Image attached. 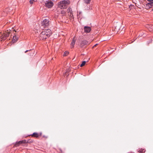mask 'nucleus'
I'll return each mask as SVG.
<instances>
[{"label": "nucleus", "instance_id": "nucleus-1", "mask_svg": "<svg viewBox=\"0 0 153 153\" xmlns=\"http://www.w3.org/2000/svg\"><path fill=\"white\" fill-rule=\"evenodd\" d=\"M52 33L50 29L46 30L42 32L40 34V40H44L49 37L51 35Z\"/></svg>", "mask_w": 153, "mask_h": 153}, {"label": "nucleus", "instance_id": "nucleus-2", "mask_svg": "<svg viewBox=\"0 0 153 153\" xmlns=\"http://www.w3.org/2000/svg\"><path fill=\"white\" fill-rule=\"evenodd\" d=\"M70 2L68 0L62 1L59 2L58 4V7L61 9L67 8Z\"/></svg>", "mask_w": 153, "mask_h": 153}, {"label": "nucleus", "instance_id": "nucleus-3", "mask_svg": "<svg viewBox=\"0 0 153 153\" xmlns=\"http://www.w3.org/2000/svg\"><path fill=\"white\" fill-rule=\"evenodd\" d=\"M50 22L49 19H44L42 21L40 26V28L43 29L48 27L50 25Z\"/></svg>", "mask_w": 153, "mask_h": 153}, {"label": "nucleus", "instance_id": "nucleus-4", "mask_svg": "<svg viewBox=\"0 0 153 153\" xmlns=\"http://www.w3.org/2000/svg\"><path fill=\"white\" fill-rule=\"evenodd\" d=\"M9 34L10 32L8 31V30L6 31L5 33H3L0 36V38L2 39L1 41L5 40L7 37H8Z\"/></svg>", "mask_w": 153, "mask_h": 153}, {"label": "nucleus", "instance_id": "nucleus-5", "mask_svg": "<svg viewBox=\"0 0 153 153\" xmlns=\"http://www.w3.org/2000/svg\"><path fill=\"white\" fill-rule=\"evenodd\" d=\"M53 5V2L50 1H47L45 3V6L48 8H50L52 7Z\"/></svg>", "mask_w": 153, "mask_h": 153}, {"label": "nucleus", "instance_id": "nucleus-6", "mask_svg": "<svg viewBox=\"0 0 153 153\" xmlns=\"http://www.w3.org/2000/svg\"><path fill=\"white\" fill-rule=\"evenodd\" d=\"M153 6V2H151L148 3L146 4V7L147 9L151 8Z\"/></svg>", "mask_w": 153, "mask_h": 153}, {"label": "nucleus", "instance_id": "nucleus-7", "mask_svg": "<svg viewBox=\"0 0 153 153\" xmlns=\"http://www.w3.org/2000/svg\"><path fill=\"white\" fill-rule=\"evenodd\" d=\"M84 29L85 32L87 33L90 32L91 30V28L90 27H88V26L84 27Z\"/></svg>", "mask_w": 153, "mask_h": 153}, {"label": "nucleus", "instance_id": "nucleus-8", "mask_svg": "<svg viewBox=\"0 0 153 153\" xmlns=\"http://www.w3.org/2000/svg\"><path fill=\"white\" fill-rule=\"evenodd\" d=\"M42 135V133H40L39 134L34 132L33 133V134L32 135V136L33 137H38L39 136H41Z\"/></svg>", "mask_w": 153, "mask_h": 153}, {"label": "nucleus", "instance_id": "nucleus-9", "mask_svg": "<svg viewBox=\"0 0 153 153\" xmlns=\"http://www.w3.org/2000/svg\"><path fill=\"white\" fill-rule=\"evenodd\" d=\"M88 42L86 40H84L80 44V46L81 47H83L84 45H87L88 44Z\"/></svg>", "mask_w": 153, "mask_h": 153}, {"label": "nucleus", "instance_id": "nucleus-10", "mask_svg": "<svg viewBox=\"0 0 153 153\" xmlns=\"http://www.w3.org/2000/svg\"><path fill=\"white\" fill-rule=\"evenodd\" d=\"M76 40V39H75V37H74L71 43V46H72V48H73L74 47V46Z\"/></svg>", "mask_w": 153, "mask_h": 153}, {"label": "nucleus", "instance_id": "nucleus-11", "mask_svg": "<svg viewBox=\"0 0 153 153\" xmlns=\"http://www.w3.org/2000/svg\"><path fill=\"white\" fill-rule=\"evenodd\" d=\"M14 36H13V42H16L18 39V38L16 36V35L15 33L14 34Z\"/></svg>", "mask_w": 153, "mask_h": 153}, {"label": "nucleus", "instance_id": "nucleus-12", "mask_svg": "<svg viewBox=\"0 0 153 153\" xmlns=\"http://www.w3.org/2000/svg\"><path fill=\"white\" fill-rule=\"evenodd\" d=\"M147 27L150 31H152L153 30V25H149Z\"/></svg>", "mask_w": 153, "mask_h": 153}, {"label": "nucleus", "instance_id": "nucleus-13", "mask_svg": "<svg viewBox=\"0 0 153 153\" xmlns=\"http://www.w3.org/2000/svg\"><path fill=\"white\" fill-rule=\"evenodd\" d=\"M119 27L118 26H116L115 27V28L114 29V30L115 32L116 33H117L118 32L119 30Z\"/></svg>", "mask_w": 153, "mask_h": 153}, {"label": "nucleus", "instance_id": "nucleus-14", "mask_svg": "<svg viewBox=\"0 0 153 153\" xmlns=\"http://www.w3.org/2000/svg\"><path fill=\"white\" fill-rule=\"evenodd\" d=\"M146 151V150L144 149H140L138 151L139 153H144Z\"/></svg>", "mask_w": 153, "mask_h": 153}, {"label": "nucleus", "instance_id": "nucleus-15", "mask_svg": "<svg viewBox=\"0 0 153 153\" xmlns=\"http://www.w3.org/2000/svg\"><path fill=\"white\" fill-rule=\"evenodd\" d=\"M20 141L16 142L14 145V146L15 147H17L19 146V145L21 144V143H20Z\"/></svg>", "mask_w": 153, "mask_h": 153}, {"label": "nucleus", "instance_id": "nucleus-16", "mask_svg": "<svg viewBox=\"0 0 153 153\" xmlns=\"http://www.w3.org/2000/svg\"><path fill=\"white\" fill-rule=\"evenodd\" d=\"M85 3L86 4H89L91 0H83Z\"/></svg>", "mask_w": 153, "mask_h": 153}, {"label": "nucleus", "instance_id": "nucleus-17", "mask_svg": "<svg viewBox=\"0 0 153 153\" xmlns=\"http://www.w3.org/2000/svg\"><path fill=\"white\" fill-rule=\"evenodd\" d=\"M85 63H86V62L85 61H83L82 62V64L80 65V66L81 67L83 66H84L85 65Z\"/></svg>", "mask_w": 153, "mask_h": 153}, {"label": "nucleus", "instance_id": "nucleus-18", "mask_svg": "<svg viewBox=\"0 0 153 153\" xmlns=\"http://www.w3.org/2000/svg\"><path fill=\"white\" fill-rule=\"evenodd\" d=\"M69 54V52L68 51H65L63 55L64 56H67Z\"/></svg>", "mask_w": 153, "mask_h": 153}, {"label": "nucleus", "instance_id": "nucleus-19", "mask_svg": "<svg viewBox=\"0 0 153 153\" xmlns=\"http://www.w3.org/2000/svg\"><path fill=\"white\" fill-rule=\"evenodd\" d=\"M20 143H21V144L23 143H26V140H22L21 141H20Z\"/></svg>", "mask_w": 153, "mask_h": 153}, {"label": "nucleus", "instance_id": "nucleus-20", "mask_svg": "<svg viewBox=\"0 0 153 153\" xmlns=\"http://www.w3.org/2000/svg\"><path fill=\"white\" fill-rule=\"evenodd\" d=\"M68 13L70 12H72L71 9V8H68Z\"/></svg>", "mask_w": 153, "mask_h": 153}, {"label": "nucleus", "instance_id": "nucleus-21", "mask_svg": "<svg viewBox=\"0 0 153 153\" xmlns=\"http://www.w3.org/2000/svg\"><path fill=\"white\" fill-rule=\"evenodd\" d=\"M35 0H30V4H32L34 1H35Z\"/></svg>", "mask_w": 153, "mask_h": 153}, {"label": "nucleus", "instance_id": "nucleus-22", "mask_svg": "<svg viewBox=\"0 0 153 153\" xmlns=\"http://www.w3.org/2000/svg\"><path fill=\"white\" fill-rule=\"evenodd\" d=\"M68 15H69L71 17H72L73 16V15L72 13V12H70L69 13H68Z\"/></svg>", "mask_w": 153, "mask_h": 153}, {"label": "nucleus", "instance_id": "nucleus-23", "mask_svg": "<svg viewBox=\"0 0 153 153\" xmlns=\"http://www.w3.org/2000/svg\"><path fill=\"white\" fill-rule=\"evenodd\" d=\"M65 13V12L64 11H61V13L62 14H64Z\"/></svg>", "mask_w": 153, "mask_h": 153}, {"label": "nucleus", "instance_id": "nucleus-24", "mask_svg": "<svg viewBox=\"0 0 153 153\" xmlns=\"http://www.w3.org/2000/svg\"><path fill=\"white\" fill-rule=\"evenodd\" d=\"M13 30L15 31V32H18L19 31L18 29H17L16 30H15V29H14Z\"/></svg>", "mask_w": 153, "mask_h": 153}, {"label": "nucleus", "instance_id": "nucleus-25", "mask_svg": "<svg viewBox=\"0 0 153 153\" xmlns=\"http://www.w3.org/2000/svg\"><path fill=\"white\" fill-rule=\"evenodd\" d=\"M97 45V44H96L94 46H93V47H96Z\"/></svg>", "mask_w": 153, "mask_h": 153}, {"label": "nucleus", "instance_id": "nucleus-26", "mask_svg": "<svg viewBox=\"0 0 153 153\" xmlns=\"http://www.w3.org/2000/svg\"><path fill=\"white\" fill-rule=\"evenodd\" d=\"M147 1H150V2H151V0H147Z\"/></svg>", "mask_w": 153, "mask_h": 153}, {"label": "nucleus", "instance_id": "nucleus-27", "mask_svg": "<svg viewBox=\"0 0 153 153\" xmlns=\"http://www.w3.org/2000/svg\"><path fill=\"white\" fill-rule=\"evenodd\" d=\"M28 51V50H27L26 51H25V53H26Z\"/></svg>", "mask_w": 153, "mask_h": 153}, {"label": "nucleus", "instance_id": "nucleus-28", "mask_svg": "<svg viewBox=\"0 0 153 153\" xmlns=\"http://www.w3.org/2000/svg\"><path fill=\"white\" fill-rule=\"evenodd\" d=\"M151 2H152L153 1V0H151Z\"/></svg>", "mask_w": 153, "mask_h": 153}, {"label": "nucleus", "instance_id": "nucleus-29", "mask_svg": "<svg viewBox=\"0 0 153 153\" xmlns=\"http://www.w3.org/2000/svg\"><path fill=\"white\" fill-rule=\"evenodd\" d=\"M152 10H153V9H152Z\"/></svg>", "mask_w": 153, "mask_h": 153}, {"label": "nucleus", "instance_id": "nucleus-30", "mask_svg": "<svg viewBox=\"0 0 153 153\" xmlns=\"http://www.w3.org/2000/svg\"><path fill=\"white\" fill-rule=\"evenodd\" d=\"M1 0H0V1H1Z\"/></svg>", "mask_w": 153, "mask_h": 153}]
</instances>
